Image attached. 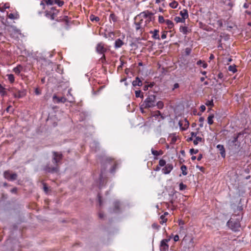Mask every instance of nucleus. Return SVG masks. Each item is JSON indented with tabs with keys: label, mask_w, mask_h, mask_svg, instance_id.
Returning a JSON list of instances; mask_svg holds the SVG:
<instances>
[{
	"label": "nucleus",
	"mask_w": 251,
	"mask_h": 251,
	"mask_svg": "<svg viewBox=\"0 0 251 251\" xmlns=\"http://www.w3.org/2000/svg\"><path fill=\"white\" fill-rule=\"evenodd\" d=\"M8 18L10 19H15L17 18L16 17H15L14 16V15L13 13H10L8 15Z\"/></svg>",
	"instance_id": "338daca9"
},
{
	"label": "nucleus",
	"mask_w": 251,
	"mask_h": 251,
	"mask_svg": "<svg viewBox=\"0 0 251 251\" xmlns=\"http://www.w3.org/2000/svg\"><path fill=\"white\" fill-rule=\"evenodd\" d=\"M242 217L236 215H233L232 217L227 221L226 223L227 226L231 230L234 231L238 230L240 227V221Z\"/></svg>",
	"instance_id": "f03ea898"
},
{
	"label": "nucleus",
	"mask_w": 251,
	"mask_h": 251,
	"mask_svg": "<svg viewBox=\"0 0 251 251\" xmlns=\"http://www.w3.org/2000/svg\"><path fill=\"white\" fill-rule=\"evenodd\" d=\"M135 97L136 98H141L142 99L143 98L144 96L142 94H141V91L140 90L136 91L135 92Z\"/></svg>",
	"instance_id": "4c0bfd02"
},
{
	"label": "nucleus",
	"mask_w": 251,
	"mask_h": 251,
	"mask_svg": "<svg viewBox=\"0 0 251 251\" xmlns=\"http://www.w3.org/2000/svg\"><path fill=\"white\" fill-rule=\"evenodd\" d=\"M3 177L5 179L8 181H14L17 179L18 175L15 173H11V171L10 170H6L3 172Z\"/></svg>",
	"instance_id": "423d86ee"
},
{
	"label": "nucleus",
	"mask_w": 251,
	"mask_h": 251,
	"mask_svg": "<svg viewBox=\"0 0 251 251\" xmlns=\"http://www.w3.org/2000/svg\"><path fill=\"white\" fill-rule=\"evenodd\" d=\"M112 165V167L110 169V172L112 174L114 173L117 168L118 163L117 161L111 157H108L104 159V160L101 163V168H105L106 169V165Z\"/></svg>",
	"instance_id": "7ed1b4c3"
},
{
	"label": "nucleus",
	"mask_w": 251,
	"mask_h": 251,
	"mask_svg": "<svg viewBox=\"0 0 251 251\" xmlns=\"http://www.w3.org/2000/svg\"><path fill=\"white\" fill-rule=\"evenodd\" d=\"M179 190L180 191L185 190L187 188V185L185 184H184L182 182H181L179 184Z\"/></svg>",
	"instance_id": "49530a36"
},
{
	"label": "nucleus",
	"mask_w": 251,
	"mask_h": 251,
	"mask_svg": "<svg viewBox=\"0 0 251 251\" xmlns=\"http://www.w3.org/2000/svg\"><path fill=\"white\" fill-rule=\"evenodd\" d=\"M110 20H112V21L115 23L117 21V17L114 13H111L109 16Z\"/></svg>",
	"instance_id": "2f4dec72"
},
{
	"label": "nucleus",
	"mask_w": 251,
	"mask_h": 251,
	"mask_svg": "<svg viewBox=\"0 0 251 251\" xmlns=\"http://www.w3.org/2000/svg\"><path fill=\"white\" fill-rule=\"evenodd\" d=\"M178 5V2L175 0H174L169 4L170 6L172 8H176Z\"/></svg>",
	"instance_id": "72a5a7b5"
},
{
	"label": "nucleus",
	"mask_w": 251,
	"mask_h": 251,
	"mask_svg": "<svg viewBox=\"0 0 251 251\" xmlns=\"http://www.w3.org/2000/svg\"><path fill=\"white\" fill-rule=\"evenodd\" d=\"M64 22L65 23V25L67 26L66 28H68L69 26V20L68 17L67 16H64Z\"/></svg>",
	"instance_id": "79ce46f5"
},
{
	"label": "nucleus",
	"mask_w": 251,
	"mask_h": 251,
	"mask_svg": "<svg viewBox=\"0 0 251 251\" xmlns=\"http://www.w3.org/2000/svg\"><path fill=\"white\" fill-rule=\"evenodd\" d=\"M124 43L120 39H118L115 41V48L117 49L121 48L123 45Z\"/></svg>",
	"instance_id": "6ab92c4d"
},
{
	"label": "nucleus",
	"mask_w": 251,
	"mask_h": 251,
	"mask_svg": "<svg viewBox=\"0 0 251 251\" xmlns=\"http://www.w3.org/2000/svg\"><path fill=\"white\" fill-rule=\"evenodd\" d=\"M150 15H153V13L150 12L148 10H146L140 13L139 14L137 15L134 18L135 21H137L138 19H140L142 17L144 18H148V17Z\"/></svg>",
	"instance_id": "1a4fd4ad"
},
{
	"label": "nucleus",
	"mask_w": 251,
	"mask_h": 251,
	"mask_svg": "<svg viewBox=\"0 0 251 251\" xmlns=\"http://www.w3.org/2000/svg\"><path fill=\"white\" fill-rule=\"evenodd\" d=\"M238 136H234L232 140H229L228 142L229 149L235 153L240 151L241 143L238 141Z\"/></svg>",
	"instance_id": "20e7f679"
},
{
	"label": "nucleus",
	"mask_w": 251,
	"mask_h": 251,
	"mask_svg": "<svg viewBox=\"0 0 251 251\" xmlns=\"http://www.w3.org/2000/svg\"><path fill=\"white\" fill-rule=\"evenodd\" d=\"M96 51L99 53L104 54V53L107 51V49L104 47L103 43H99L97 45Z\"/></svg>",
	"instance_id": "9d476101"
},
{
	"label": "nucleus",
	"mask_w": 251,
	"mask_h": 251,
	"mask_svg": "<svg viewBox=\"0 0 251 251\" xmlns=\"http://www.w3.org/2000/svg\"><path fill=\"white\" fill-rule=\"evenodd\" d=\"M98 197V200L100 206H101L102 205V197L101 196V194L99 193L97 196Z\"/></svg>",
	"instance_id": "ea45409f"
},
{
	"label": "nucleus",
	"mask_w": 251,
	"mask_h": 251,
	"mask_svg": "<svg viewBox=\"0 0 251 251\" xmlns=\"http://www.w3.org/2000/svg\"><path fill=\"white\" fill-rule=\"evenodd\" d=\"M160 219L161 220L160 221V224H163L164 223H166L167 221V219H166L165 218V216L164 215H162L160 217Z\"/></svg>",
	"instance_id": "a19ab883"
},
{
	"label": "nucleus",
	"mask_w": 251,
	"mask_h": 251,
	"mask_svg": "<svg viewBox=\"0 0 251 251\" xmlns=\"http://www.w3.org/2000/svg\"><path fill=\"white\" fill-rule=\"evenodd\" d=\"M166 165V162L164 159H161L159 161V166L160 167L165 166Z\"/></svg>",
	"instance_id": "37998d69"
},
{
	"label": "nucleus",
	"mask_w": 251,
	"mask_h": 251,
	"mask_svg": "<svg viewBox=\"0 0 251 251\" xmlns=\"http://www.w3.org/2000/svg\"><path fill=\"white\" fill-rule=\"evenodd\" d=\"M170 240V239H164L161 241L160 251H167L169 249V245L167 243Z\"/></svg>",
	"instance_id": "6e6552de"
},
{
	"label": "nucleus",
	"mask_w": 251,
	"mask_h": 251,
	"mask_svg": "<svg viewBox=\"0 0 251 251\" xmlns=\"http://www.w3.org/2000/svg\"><path fill=\"white\" fill-rule=\"evenodd\" d=\"M52 162L53 166L50 167L49 164H47L44 167L43 170L47 173H57L59 172V166L62 163L63 155L61 152L55 151H52Z\"/></svg>",
	"instance_id": "f257e3e1"
},
{
	"label": "nucleus",
	"mask_w": 251,
	"mask_h": 251,
	"mask_svg": "<svg viewBox=\"0 0 251 251\" xmlns=\"http://www.w3.org/2000/svg\"><path fill=\"white\" fill-rule=\"evenodd\" d=\"M228 70L230 72H232L233 73H235L237 71L236 66L235 65H230L228 67Z\"/></svg>",
	"instance_id": "c9c22d12"
},
{
	"label": "nucleus",
	"mask_w": 251,
	"mask_h": 251,
	"mask_svg": "<svg viewBox=\"0 0 251 251\" xmlns=\"http://www.w3.org/2000/svg\"><path fill=\"white\" fill-rule=\"evenodd\" d=\"M214 116L213 114H211L208 117L207 122L209 125H211L213 124V119L214 118Z\"/></svg>",
	"instance_id": "c85d7f7f"
},
{
	"label": "nucleus",
	"mask_w": 251,
	"mask_h": 251,
	"mask_svg": "<svg viewBox=\"0 0 251 251\" xmlns=\"http://www.w3.org/2000/svg\"><path fill=\"white\" fill-rule=\"evenodd\" d=\"M202 141H204V139L201 137L198 136L196 137L195 139L193 141V143L195 145H197L198 144V142Z\"/></svg>",
	"instance_id": "cd10ccee"
},
{
	"label": "nucleus",
	"mask_w": 251,
	"mask_h": 251,
	"mask_svg": "<svg viewBox=\"0 0 251 251\" xmlns=\"http://www.w3.org/2000/svg\"><path fill=\"white\" fill-rule=\"evenodd\" d=\"M114 207L112 209H110L111 212L117 213L120 211V203L119 201H116L113 203Z\"/></svg>",
	"instance_id": "ddd939ff"
},
{
	"label": "nucleus",
	"mask_w": 251,
	"mask_h": 251,
	"mask_svg": "<svg viewBox=\"0 0 251 251\" xmlns=\"http://www.w3.org/2000/svg\"><path fill=\"white\" fill-rule=\"evenodd\" d=\"M151 153L152 154L155 156H158L159 153L157 151L154 150L153 149H151Z\"/></svg>",
	"instance_id": "e2e57ef3"
},
{
	"label": "nucleus",
	"mask_w": 251,
	"mask_h": 251,
	"mask_svg": "<svg viewBox=\"0 0 251 251\" xmlns=\"http://www.w3.org/2000/svg\"><path fill=\"white\" fill-rule=\"evenodd\" d=\"M174 20L176 23H184L185 22V20L182 18H180L179 17H176L174 18Z\"/></svg>",
	"instance_id": "f704fd0d"
},
{
	"label": "nucleus",
	"mask_w": 251,
	"mask_h": 251,
	"mask_svg": "<svg viewBox=\"0 0 251 251\" xmlns=\"http://www.w3.org/2000/svg\"><path fill=\"white\" fill-rule=\"evenodd\" d=\"M217 148L220 151V153L222 157L225 158L226 156V151L224 146L222 145L219 144L217 146Z\"/></svg>",
	"instance_id": "dca6fc26"
},
{
	"label": "nucleus",
	"mask_w": 251,
	"mask_h": 251,
	"mask_svg": "<svg viewBox=\"0 0 251 251\" xmlns=\"http://www.w3.org/2000/svg\"><path fill=\"white\" fill-rule=\"evenodd\" d=\"M174 167L172 164L168 163L166 164L162 169L163 173L164 174H169L173 169Z\"/></svg>",
	"instance_id": "9b49d317"
},
{
	"label": "nucleus",
	"mask_w": 251,
	"mask_h": 251,
	"mask_svg": "<svg viewBox=\"0 0 251 251\" xmlns=\"http://www.w3.org/2000/svg\"><path fill=\"white\" fill-rule=\"evenodd\" d=\"M24 95V94H22L20 91H19L18 94H14V96L15 98H21Z\"/></svg>",
	"instance_id": "09e8293b"
},
{
	"label": "nucleus",
	"mask_w": 251,
	"mask_h": 251,
	"mask_svg": "<svg viewBox=\"0 0 251 251\" xmlns=\"http://www.w3.org/2000/svg\"><path fill=\"white\" fill-rule=\"evenodd\" d=\"M132 84L133 86H141L143 84L142 81L141 80V79L138 76H137L135 78V80H134L132 81Z\"/></svg>",
	"instance_id": "f3484780"
},
{
	"label": "nucleus",
	"mask_w": 251,
	"mask_h": 251,
	"mask_svg": "<svg viewBox=\"0 0 251 251\" xmlns=\"http://www.w3.org/2000/svg\"><path fill=\"white\" fill-rule=\"evenodd\" d=\"M248 134H249L248 130L247 129H245L244 130L238 133L235 136H238V138H239L241 135Z\"/></svg>",
	"instance_id": "7c9ffc66"
},
{
	"label": "nucleus",
	"mask_w": 251,
	"mask_h": 251,
	"mask_svg": "<svg viewBox=\"0 0 251 251\" xmlns=\"http://www.w3.org/2000/svg\"><path fill=\"white\" fill-rule=\"evenodd\" d=\"M165 23L169 29H172L174 27V25L172 21L170 20H166Z\"/></svg>",
	"instance_id": "bb28decb"
},
{
	"label": "nucleus",
	"mask_w": 251,
	"mask_h": 251,
	"mask_svg": "<svg viewBox=\"0 0 251 251\" xmlns=\"http://www.w3.org/2000/svg\"><path fill=\"white\" fill-rule=\"evenodd\" d=\"M45 16L47 18H48L50 19L51 20H55V18H54V17L52 16V13H51V12L50 10V11H48V10L45 11Z\"/></svg>",
	"instance_id": "4be33fe9"
},
{
	"label": "nucleus",
	"mask_w": 251,
	"mask_h": 251,
	"mask_svg": "<svg viewBox=\"0 0 251 251\" xmlns=\"http://www.w3.org/2000/svg\"><path fill=\"white\" fill-rule=\"evenodd\" d=\"M50 11L51 12L52 16L54 17L55 19L59 13V10L57 9L55 7H52L50 8Z\"/></svg>",
	"instance_id": "a211bd4d"
},
{
	"label": "nucleus",
	"mask_w": 251,
	"mask_h": 251,
	"mask_svg": "<svg viewBox=\"0 0 251 251\" xmlns=\"http://www.w3.org/2000/svg\"><path fill=\"white\" fill-rule=\"evenodd\" d=\"M166 20H164L163 16H159L158 17V22L160 24H162L165 22Z\"/></svg>",
	"instance_id": "603ef678"
},
{
	"label": "nucleus",
	"mask_w": 251,
	"mask_h": 251,
	"mask_svg": "<svg viewBox=\"0 0 251 251\" xmlns=\"http://www.w3.org/2000/svg\"><path fill=\"white\" fill-rule=\"evenodd\" d=\"M191 51H192V49L191 48H186L185 49V55L188 56V55H189L191 52Z\"/></svg>",
	"instance_id": "de8ad7c7"
},
{
	"label": "nucleus",
	"mask_w": 251,
	"mask_h": 251,
	"mask_svg": "<svg viewBox=\"0 0 251 251\" xmlns=\"http://www.w3.org/2000/svg\"><path fill=\"white\" fill-rule=\"evenodd\" d=\"M147 20L146 21V24L149 23L150 22L154 20V17H153V15H150L148 17V18H147Z\"/></svg>",
	"instance_id": "3c124183"
},
{
	"label": "nucleus",
	"mask_w": 251,
	"mask_h": 251,
	"mask_svg": "<svg viewBox=\"0 0 251 251\" xmlns=\"http://www.w3.org/2000/svg\"><path fill=\"white\" fill-rule=\"evenodd\" d=\"M156 97L155 95H149L143 102L145 108H152L155 106Z\"/></svg>",
	"instance_id": "39448f33"
},
{
	"label": "nucleus",
	"mask_w": 251,
	"mask_h": 251,
	"mask_svg": "<svg viewBox=\"0 0 251 251\" xmlns=\"http://www.w3.org/2000/svg\"><path fill=\"white\" fill-rule=\"evenodd\" d=\"M198 152H199V150H197H197H195L194 149H191L190 150V153H191V154H196Z\"/></svg>",
	"instance_id": "13d9d810"
},
{
	"label": "nucleus",
	"mask_w": 251,
	"mask_h": 251,
	"mask_svg": "<svg viewBox=\"0 0 251 251\" xmlns=\"http://www.w3.org/2000/svg\"><path fill=\"white\" fill-rule=\"evenodd\" d=\"M106 171V168H101L100 174L99 177V188L101 189L106 183V178L103 177V173Z\"/></svg>",
	"instance_id": "0eeeda50"
},
{
	"label": "nucleus",
	"mask_w": 251,
	"mask_h": 251,
	"mask_svg": "<svg viewBox=\"0 0 251 251\" xmlns=\"http://www.w3.org/2000/svg\"><path fill=\"white\" fill-rule=\"evenodd\" d=\"M120 62H121V65L118 67V70H119L120 69H122L123 66L125 63V62L121 59H120Z\"/></svg>",
	"instance_id": "4d7b16f0"
},
{
	"label": "nucleus",
	"mask_w": 251,
	"mask_h": 251,
	"mask_svg": "<svg viewBox=\"0 0 251 251\" xmlns=\"http://www.w3.org/2000/svg\"><path fill=\"white\" fill-rule=\"evenodd\" d=\"M134 24L135 25V29L136 30H140L141 33H142L144 31V26L146 24L143 26L141 24V22H137V21H135Z\"/></svg>",
	"instance_id": "4468645a"
},
{
	"label": "nucleus",
	"mask_w": 251,
	"mask_h": 251,
	"mask_svg": "<svg viewBox=\"0 0 251 251\" xmlns=\"http://www.w3.org/2000/svg\"><path fill=\"white\" fill-rule=\"evenodd\" d=\"M46 0H42L40 2V5L42 6L43 9H45L46 7Z\"/></svg>",
	"instance_id": "0e129e2a"
},
{
	"label": "nucleus",
	"mask_w": 251,
	"mask_h": 251,
	"mask_svg": "<svg viewBox=\"0 0 251 251\" xmlns=\"http://www.w3.org/2000/svg\"><path fill=\"white\" fill-rule=\"evenodd\" d=\"M0 94L1 97H4L7 95V93L5 91V88H4L0 84Z\"/></svg>",
	"instance_id": "b1692460"
},
{
	"label": "nucleus",
	"mask_w": 251,
	"mask_h": 251,
	"mask_svg": "<svg viewBox=\"0 0 251 251\" xmlns=\"http://www.w3.org/2000/svg\"><path fill=\"white\" fill-rule=\"evenodd\" d=\"M54 3L57 4L58 6L61 7L64 4V2L61 0H54Z\"/></svg>",
	"instance_id": "58836bf2"
},
{
	"label": "nucleus",
	"mask_w": 251,
	"mask_h": 251,
	"mask_svg": "<svg viewBox=\"0 0 251 251\" xmlns=\"http://www.w3.org/2000/svg\"><path fill=\"white\" fill-rule=\"evenodd\" d=\"M100 61L102 63H104L106 61L105 55L104 54H102V56L100 58Z\"/></svg>",
	"instance_id": "680f3d73"
},
{
	"label": "nucleus",
	"mask_w": 251,
	"mask_h": 251,
	"mask_svg": "<svg viewBox=\"0 0 251 251\" xmlns=\"http://www.w3.org/2000/svg\"><path fill=\"white\" fill-rule=\"evenodd\" d=\"M180 15L181 16V18L185 20L188 17V11L186 9H183L180 12Z\"/></svg>",
	"instance_id": "412c9836"
},
{
	"label": "nucleus",
	"mask_w": 251,
	"mask_h": 251,
	"mask_svg": "<svg viewBox=\"0 0 251 251\" xmlns=\"http://www.w3.org/2000/svg\"><path fill=\"white\" fill-rule=\"evenodd\" d=\"M150 33L152 34V38L155 40H160V36L159 35V30L154 29L153 31H150Z\"/></svg>",
	"instance_id": "2eb2a0df"
},
{
	"label": "nucleus",
	"mask_w": 251,
	"mask_h": 251,
	"mask_svg": "<svg viewBox=\"0 0 251 251\" xmlns=\"http://www.w3.org/2000/svg\"><path fill=\"white\" fill-rule=\"evenodd\" d=\"M180 169L182 171V174L183 176H186L187 175L188 172H187V168L186 166H185V165H182L180 167Z\"/></svg>",
	"instance_id": "5701e85b"
},
{
	"label": "nucleus",
	"mask_w": 251,
	"mask_h": 251,
	"mask_svg": "<svg viewBox=\"0 0 251 251\" xmlns=\"http://www.w3.org/2000/svg\"><path fill=\"white\" fill-rule=\"evenodd\" d=\"M217 76H218V79L222 80L221 82H219V83L221 84L224 81V79H223L224 75L222 72H219Z\"/></svg>",
	"instance_id": "c03bdc74"
},
{
	"label": "nucleus",
	"mask_w": 251,
	"mask_h": 251,
	"mask_svg": "<svg viewBox=\"0 0 251 251\" xmlns=\"http://www.w3.org/2000/svg\"><path fill=\"white\" fill-rule=\"evenodd\" d=\"M8 79L10 83H13L15 80V77L12 74H8L7 75Z\"/></svg>",
	"instance_id": "e433bc0d"
},
{
	"label": "nucleus",
	"mask_w": 251,
	"mask_h": 251,
	"mask_svg": "<svg viewBox=\"0 0 251 251\" xmlns=\"http://www.w3.org/2000/svg\"><path fill=\"white\" fill-rule=\"evenodd\" d=\"M179 30L181 32H182L184 34H187L189 32L188 27L186 26H180L179 27Z\"/></svg>",
	"instance_id": "a878e982"
},
{
	"label": "nucleus",
	"mask_w": 251,
	"mask_h": 251,
	"mask_svg": "<svg viewBox=\"0 0 251 251\" xmlns=\"http://www.w3.org/2000/svg\"><path fill=\"white\" fill-rule=\"evenodd\" d=\"M152 226V227L154 229H159V228L160 227V226L158 225L156 223H153L151 225Z\"/></svg>",
	"instance_id": "5fc2aeb1"
},
{
	"label": "nucleus",
	"mask_w": 251,
	"mask_h": 251,
	"mask_svg": "<svg viewBox=\"0 0 251 251\" xmlns=\"http://www.w3.org/2000/svg\"><path fill=\"white\" fill-rule=\"evenodd\" d=\"M204 120V117H201L199 118V122L200 123V126L201 127H202L203 126V122Z\"/></svg>",
	"instance_id": "6e6d98bb"
},
{
	"label": "nucleus",
	"mask_w": 251,
	"mask_h": 251,
	"mask_svg": "<svg viewBox=\"0 0 251 251\" xmlns=\"http://www.w3.org/2000/svg\"><path fill=\"white\" fill-rule=\"evenodd\" d=\"M18 192V189L17 187H14L10 190V192L13 194H17Z\"/></svg>",
	"instance_id": "052dcab7"
},
{
	"label": "nucleus",
	"mask_w": 251,
	"mask_h": 251,
	"mask_svg": "<svg viewBox=\"0 0 251 251\" xmlns=\"http://www.w3.org/2000/svg\"><path fill=\"white\" fill-rule=\"evenodd\" d=\"M160 115H161L160 111L157 110L154 112L152 116L154 117L155 118H158L160 116Z\"/></svg>",
	"instance_id": "a18cd8bd"
},
{
	"label": "nucleus",
	"mask_w": 251,
	"mask_h": 251,
	"mask_svg": "<svg viewBox=\"0 0 251 251\" xmlns=\"http://www.w3.org/2000/svg\"><path fill=\"white\" fill-rule=\"evenodd\" d=\"M53 100L56 103H65L67 101V99L64 97H58L56 95H54L52 97Z\"/></svg>",
	"instance_id": "f8f14e48"
},
{
	"label": "nucleus",
	"mask_w": 251,
	"mask_h": 251,
	"mask_svg": "<svg viewBox=\"0 0 251 251\" xmlns=\"http://www.w3.org/2000/svg\"><path fill=\"white\" fill-rule=\"evenodd\" d=\"M23 67L22 65H19L13 69V72L17 75H19L21 71L23 70Z\"/></svg>",
	"instance_id": "aec40b11"
},
{
	"label": "nucleus",
	"mask_w": 251,
	"mask_h": 251,
	"mask_svg": "<svg viewBox=\"0 0 251 251\" xmlns=\"http://www.w3.org/2000/svg\"><path fill=\"white\" fill-rule=\"evenodd\" d=\"M205 104L207 106H210L211 107H212L214 106V103H213V100H207L206 102L205 103Z\"/></svg>",
	"instance_id": "8fccbe9b"
},
{
	"label": "nucleus",
	"mask_w": 251,
	"mask_h": 251,
	"mask_svg": "<svg viewBox=\"0 0 251 251\" xmlns=\"http://www.w3.org/2000/svg\"><path fill=\"white\" fill-rule=\"evenodd\" d=\"M47 5H52L54 3V0H45Z\"/></svg>",
	"instance_id": "864d4df0"
},
{
	"label": "nucleus",
	"mask_w": 251,
	"mask_h": 251,
	"mask_svg": "<svg viewBox=\"0 0 251 251\" xmlns=\"http://www.w3.org/2000/svg\"><path fill=\"white\" fill-rule=\"evenodd\" d=\"M167 33V31H164L163 32H162L161 37L162 39H164L166 38Z\"/></svg>",
	"instance_id": "bf43d9fd"
},
{
	"label": "nucleus",
	"mask_w": 251,
	"mask_h": 251,
	"mask_svg": "<svg viewBox=\"0 0 251 251\" xmlns=\"http://www.w3.org/2000/svg\"><path fill=\"white\" fill-rule=\"evenodd\" d=\"M89 18L91 21L92 22L95 21L96 22H98L100 20V19L99 17L96 16L93 14L90 15Z\"/></svg>",
	"instance_id": "393cba45"
},
{
	"label": "nucleus",
	"mask_w": 251,
	"mask_h": 251,
	"mask_svg": "<svg viewBox=\"0 0 251 251\" xmlns=\"http://www.w3.org/2000/svg\"><path fill=\"white\" fill-rule=\"evenodd\" d=\"M155 106H157L158 109H163L164 107V103L162 101H159L157 103H155Z\"/></svg>",
	"instance_id": "473e14b6"
},
{
	"label": "nucleus",
	"mask_w": 251,
	"mask_h": 251,
	"mask_svg": "<svg viewBox=\"0 0 251 251\" xmlns=\"http://www.w3.org/2000/svg\"><path fill=\"white\" fill-rule=\"evenodd\" d=\"M197 64L198 65H202V67L203 68H206L207 67V63H205L203 61H202L201 60H199V61H198L197 62Z\"/></svg>",
	"instance_id": "c756f323"
},
{
	"label": "nucleus",
	"mask_w": 251,
	"mask_h": 251,
	"mask_svg": "<svg viewBox=\"0 0 251 251\" xmlns=\"http://www.w3.org/2000/svg\"><path fill=\"white\" fill-rule=\"evenodd\" d=\"M205 106L204 105H202L200 106V110L201 112H203L205 110Z\"/></svg>",
	"instance_id": "774afa93"
},
{
	"label": "nucleus",
	"mask_w": 251,
	"mask_h": 251,
	"mask_svg": "<svg viewBox=\"0 0 251 251\" xmlns=\"http://www.w3.org/2000/svg\"><path fill=\"white\" fill-rule=\"evenodd\" d=\"M217 25H219L220 27H222L223 26V22L222 20H219L217 21Z\"/></svg>",
	"instance_id": "69168bd1"
}]
</instances>
